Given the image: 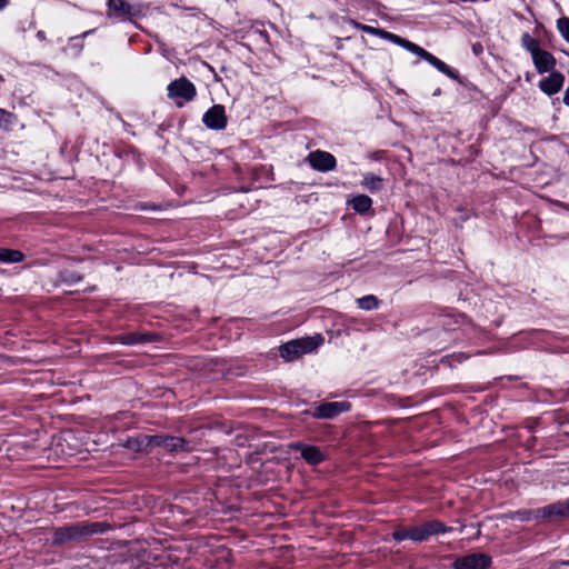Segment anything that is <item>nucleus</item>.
<instances>
[{"instance_id": "f257e3e1", "label": "nucleus", "mask_w": 569, "mask_h": 569, "mask_svg": "<svg viewBox=\"0 0 569 569\" xmlns=\"http://www.w3.org/2000/svg\"><path fill=\"white\" fill-rule=\"evenodd\" d=\"M108 529L109 525L104 522L81 521L57 528L53 533V542L56 545L81 542L93 535L103 533Z\"/></svg>"}, {"instance_id": "f03ea898", "label": "nucleus", "mask_w": 569, "mask_h": 569, "mask_svg": "<svg viewBox=\"0 0 569 569\" xmlns=\"http://www.w3.org/2000/svg\"><path fill=\"white\" fill-rule=\"evenodd\" d=\"M323 343V338L320 335L312 337H305L301 339L291 340L279 348L280 356L287 360L292 361L306 353L315 351Z\"/></svg>"}, {"instance_id": "7ed1b4c3", "label": "nucleus", "mask_w": 569, "mask_h": 569, "mask_svg": "<svg viewBox=\"0 0 569 569\" xmlns=\"http://www.w3.org/2000/svg\"><path fill=\"white\" fill-rule=\"evenodd\" d=\"M168 98L172 99L178 108L192 101L197 96L196 86L186 77H181L168 84Z\"/></svg>"}, {"instance_id": "20e7f679", "label": "nucleus", "mask_w": 569, "mask_h": 569, "mask_svg": "<svg viewBox=\"0 0 569 569\" xmlns=\"http://www.w3.org/2000/svg\"><path fill=\"white\" fill-rule=\"evenodd\" d=\"M143 441L147 447H161L171 453L190 450L189 442L181 437H174L169 435H153L144 436Z\"/></svg>"}, {"instance_id": "39448f33", "label": "nucleus", "mask_w": 569, "mask_h": 569, "mask_svg": "<svg viewBox=\"0 0 569 569\" xmlns=\"http://www.w3.org/2000/svg\"><path fill=\"white\" fill-rule=\"evenodd\" d=\"M537 513H539V521L553 522L566 519L569 517V499L537 508Z\"/></svg>"}, {"instance_id": "423d86ee", "label": "nucleus", "mask_w": 569, "mask_h": 569, "mask_svg": "<svg viewBox=\"0 0 569 569\" xmlns=\"http://www.w3.org/2000/svg\"><path fill=\"white\" fill-rule=\"evenodd\" d=\"M411 528L415 542H422L428 540L431 536L450 531V528L439 520L427 521Z\"/></svg>"}, {"instance_id": "0eeeda50", "label": "nucleus", "mask_w": 569, "mask_h": 569, "mask_svg": "<svg viewBox=\"0 0 569 569\" xmlns=\"http://www.w3.org/2000/svg\"><path fill=\"white\" fill-rule=\"evenodd\" d=\"M307 161L310 167L320 172L331 171L337 166L336 158L327 151L316 150L308 154Z\"/></svg>"}, {"instance_id": "6e6552de", "label": "nucleus", "mask_w": 569, "mask_h": 569, "mask_svg": "<svg viewBox=\"0 0 569 569\" xmlns=\"http://www.w3.org/2000/svg\"><path fill=\"white\" fill-rule=\"evenodd\" d=\"M204 126L212 130H222L227 126V116L224 107L221 104L212 106L202 118Z\"/></svg>"}, {"instance_id": "1a4fd4ad", "label": "nucleus", "mask_w": 569, "mask_h": 569, "mask_svg": "<svg viewBox=\"0 0 569 569\" xmlns=\"http://www.w3.org/2000/svg\"><path fill=\"white\" fill-rule=\"evenodd\" d=\"M350 403L347 401L325 402L315 409L313 417L318 419H332L339 413L350 410Z\"/></svg>"}, {"instance_id": "9d476101", "label": "nucleus", "mask_w": 569, "mask_h": 569, "mask_svg": "<svg viewBox=\"0 0 569 569\" xmlns=\"http://www.w3.org/2000/svg\"><path fill=\"white\" fill-rule=\"evenodd\" d=\"M490 563V557L485 553L469 555L456 562L458 569H487Z\"/></svg>"}, {"instance_id": "9b49d317", "label": "nucleus", "mask_w": 569, "mask_h": 569, "mask_svg": "<svg viewBox=\"0 0 569 569\" xmlns=\"http://www.w3.org/2000/svg\"><path fill=\"white\" fill-rule=\"evenodd\" d=\"M565 76L558 71H550V74L539 82V88L548 96L559 92L563 86Z\"/></svg>"}, {"instance_id": "f8f14e48", "label": "nucleus", "mask_w": 569, "mask_h": 569, "mask_svg": "<svg viewBox=\"0 0 569 569\" xmlns=\"http://www.w3.org/2000/svg\"><path fill=\"white\" fill-rule=\"evenodd\" d=\"M291 449L299 450L301 452V457L309 463V465H319L325 460V455L320 451L318 447L315 446H307L301 442H295L290 445Z\"/></svg>"}, {"instance_id": "ddd939ff", "label": "nucleus", "mask_w": 569, "mask_h": 569, "mask_svg": "<svg viewBox=\"0 0 569 569\" xmlns=\"http://www.w3.org/2000/svg\"><path fill=\"white\" fill-rule=\"evenodd\" d=\"M531 58H532V62L535 64L536 70L540 74L550 72L556 67V59L549 51L541 49L536 54H533Z\"/></svg>"}, {"instance_id": "4468645a", "label": "nucleus", "mask_w": 569, "mask_h": 569, "mask_svg": "<svg viewBox=\"0 0 569 569\" xmlns=\"http://www.w3.org/2000/svg\"><path fill=\"white\" fill-rule=\"evenodd\" d=\"M109 16L117 18L134 16L133 8L124 0H108Z\"/></svg>"}, {"instance_id": "2eb2a0df", "label": "nucleus", "mask_w": 569, "mask_h": 569, "mask_svg": "<svg viewBox=\"0 0 569 569\" xmlns=\"http://www.w3.org/2000/svg\"><path fill=\"white\" fill-rule=\"evenodd\" d=\"M118 340L122 345L132 346V345H139V343L156 341L157 340V335H154V333L128 332V333L120 335L118 337Z\"/></svg>"}, {"instance_id": "dca6fc26", "label": "nucleus", "mask_w": 569, "mask_h": 569, "mask_svg": "<svg viewBox=\"0 0 569 569\" xmlns=\"http://www.w3.org/2000/svg\"><path fill=\"white\" fill-rule=\"evenodd\" d=\"M502 518L509 520H518L522 522L530 520L539 521V513H537V509H522L503 513Z\"/></svg>"}, {"instance_id": "f3484780", "label": "nucleus", "mask_w": 569, "mask_h": 569, "mask_svg": "<svg viewBox=\"0 0 569 569\" xmlns=\"http://www.w3.org/2000/svg\"><path fill=\"white\" fill-rule=\"evenodd\" d=\"M423 60L429 62L431 66H433L437 70L445 73L446 76L450 77L451 79H458V72L450 68L447 63L431 54L430 52H427Z\"/></svg>"}, {"instance_id": "a211bd4d", "label": "nucleus", "mask_w": 569, "mask_h": 569, "mask_svg": "<svg viewBox=\"0 0 569 569\" xmlns=\"http://www.w3.org/2000/svg\"><path fill=\"white\" fill-rule=\"evenodd\" d=\"M350 204L356 212L363 214L371 209L372 200L366 194H359L352 198Z\"/></svg>"}, {"instance_id": "6ab92c4d", "label": "nucleus", "mask_w": 569, "mask_h": 569, "mask_svg": "<svg viewBox=\"0 0 569 569\" xmlns=\"http://www.w3.org/2000/svg\"><path fill=\"white\" fill-rule=\"evenodd\" d=\"M362 186L370 192L380 191L383 187V179L375 173L363 176Z\"/></svg>"}, {"instance_id": "aec40b11", "label": "nucleus", "mask_w": 569, "mask_h": 569, "mask_svg": "<svg viewBox=\"0 0 569 569\" xmlns=\"http://www.w3.org/2000/svg\"><path fill=\"white\" fill-rule=\"evenodd\" d=\"M521 46L531 54H536L541 50L539 40L531 37L528 32L521 36Z\"/></svg>"}, {"instance_id": "412c9836", "label": "nucleus", "mask_w": 569, "mask_h": 569, "mask_svg": "<svg viewBox=\"0 0 569 569\" xmlns=\"http://www.w3.org/2000/svg\"><path fill=\"white\" fill-rule=\"evenodd\" d=\"M24 258V254L19 250L0 248V261L1 262H20Z\"/></svg>"}, {"instance_id": "4be33fe9", "label": "nucleus", "mask_w": 569, "mask_h": 569, "mask_svg": "<svg viewBox=\"0 0 569 569\" xmlns=\"http://www.w3.org/2000/svg\"><path fill=\"white\" fill-rule=\"evenodd\" d=\"M380 302L378 298L373 295H368L357 299L358 308L362 310H375L379 307Z\"/></svg>"}, {"instance_id": "5701e85b", "label": "nucleus", "mask_w": 569, "mask_h": 569, "mask_svg": "<svg viewBox=\"0 0 569 569\" xmlns=\"http://www.w3.org/2000/svg\"><path fill=\"white\" fill-rule=\"evenodd\" d=\"M392 538L396 540V541H402L405 539H410L413 541V536H412V528L411 527H408V528H398L396 529L393 532H392Z\"/></svg>"}, {"instance_id": "b1692460", "label": "nucleus", "mask_w": 569, "mask_h": 569, "mask_svg": "<svg viewBox=\"0 0 569 569\" xmlns=\"http://www.w3.org/2000/svg\"><path fill=\"white\" fill-rule=\"evenodd\" d=\"M557 28L562 36V38L569 42V18L568 17H561L557 21Z\"/></svg>"}, {"instance_id": "393cba45", "label": "nucleus", "mask_w": 569, "mask_h": 569, "mask_svg": "<svg viewBox=\"0 0 569 569\" xmlns=\"http://www.w3.org/2000/svg\"><path fill=\"white\" fill-rule=\"evenodd\" d=\"M405 49H407L408 51L419 56L421 59L425 58V56L427 54V50H425L423 48L419 47L418 44L409 41V40H406L405 43H403V47Z\"/></svg>"}, {"instance_id": "a878e982", "label": "nucleus", "mask_w": 569, "mask_h": 569, "mask_svg": "<svg viewBox=\"0 0 569 569\" xmlns=\"http://www.w3.org/2000/svg\"><path fill=\"white\" fill-rule=\"evenodd\" d=\"M381 38L390 40L393 43L399 44L401 47H403V43L407 40L405 38H401L400 36H397L395 33L388 32L386 30L383 32H381Z\"/></svg>"}, {"instance_id": "bb28decb", "label": "nucleus", "mask_w": 569, "mask_h": 569, "mask_svg": "<svg viewBox=\"0 0 569 569\" xmlns=\"http://www.w3.org/2000/svg\"><path fill=\"white\" fill-rule=\"evenodd\" d=\"M358 27L361 30H363L365 32H368L370 34H376V36H379V37H381V32L385 31L382 29H377V28H373V27H370V26H365V24H358Z\"/></svg>"}, {"instance_id": "cd10ccee", "label": "nucleus", "mask_w": 569, "mask_h": 569, "mask_svg": "<svg viewBox=\"0 0 569 569\" xmlns=\"http://www.w3.org/2000/svg\"><path fill=\"white\" fill-rule=\"evenodd\" d=\"M9 116L10 114L6 110L0 109V127L8 122V117Z\"/></svg>"}, {"instance_id": "c85d7f7f", "label": "nucleus", "mask_w": 569, "mask_h": 569, "mask_svg": "<svg viewBox=\"0 0 569 569\" xmlns=\"http://www.w3.org/2000/svg\"><path fill=\"white\" fill-rule=\"evenodd\" d=\"M563 103L569 107V87L565 91Z\"/></svg>"}, {"instance_id": "c756f323", "label": "nucleus", "mask_w": 569, "mask_h": 569, "mask_svg": "<svg viewBox=\"0 0 569 569\" xmlns=\"http://www.w3.org/2000/svg\"><path fill=\"white\" fill-rule=\"evenodd\" d=\"M9 3V0H0V10L4 9Z\"/></svg>"}, {"instance_id": "7c9ffc66", "label": "nucleus", "mask_w": 569, "mask_h": 569, "mask_svg": "<svg viewBox=\"0 0 569 569\" xmlns=\"http://www.w3.org/2000/svg\"><path fill=\"white\" fill-rule=\"evenodd\" d=\"M37 38H38L39 40H46V34H44V32H43V31H38V33H37Z\"/></svg>"}, {"instance_id": "2f4dec72", "label": "nucleus", "mask_w": 569, "mask_h": 569, "mask_svg": "<svg viewBox=\"0 0 569 569\" xmlns=\"http://www.w3.org/2000/svg\"><path fill=\"white\" fill-rule=\"evenodd\" d=\"M561 565L569 567V560L562 561Z\"/></svg>"}]
</instances>
